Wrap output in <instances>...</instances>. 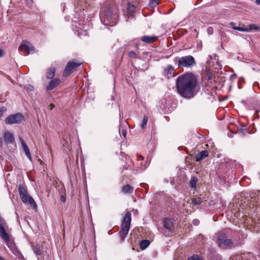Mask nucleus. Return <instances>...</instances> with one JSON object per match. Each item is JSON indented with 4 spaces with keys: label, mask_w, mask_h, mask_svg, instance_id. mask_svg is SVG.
Masks as SVG:
<instances>
[{
    "label": "nucleus",
    "mask_w": 260,
    "mask_h": 260,
    "mask_svg": "<svg viewBox=\"0 0 260 260\" xmlns=\"http://www.w3.org/2000/svg\"><path fill=\"white\" fill-rule=\"evenodd\" d=\"M50 107L51 109H52L53 108L54 105H52V104H51V105H50Z\"/></svg>",
    "instance_id": "nucleus-41"
},
{
    "label": "nucleus",
    "mask_w": 260,
    "mask_h": 260,
    "mask_svg": "<svg viewBox=\"0 0 260 260\" xmlns=\"http://www.w3.org/2000/svg\"><path fill=\"white\" fill-rule=\"evenodd\" d=\"M162 69V74L164 76L168 79L172 78L174 76L175 69L172 65H167L166 67H163Z\"/></svg>",
    "instance_id": "nucleus-9"
},
{
    "label": "nucleus",
    "mask_w": 260,
    "mask_h": 260,
    "mask_svg": "<svg viewBox=\"0 0 260 260\" xmlns=\"http://www.w3.org/2000/svg\"><path fill=\"white\" fill-rule=\"evenodd\" d=\"M23 151L25 153L26 156L28 157V158L30 160H31V154H30V150H29L28 147H23Z\"/></svg>",
    "instance_id": "nucleus-23"
},
{
    "label": "nucleus",
    "mask_w": 260,
    "mask_h": 260,
    "mask_svg": "<svg viewBox=\"0 0 260 260\" xmlns=\"http://www.w3.org/2000/svg\"><path fill=\"white\" fill-rule=\"evenodd\" d=\"M163 226L168 230L169 232H173L174 229V227L172 219L165 218L163 221Z\"/></svg>",
    "instance_id": "nucleus-13"
},
{
    "label": "nucleus",
    "mask_w": 260,
    "mask_h": 260,
    "mask_svg": "<svg viewBox=\"0 0 260 260\" xmlns=\"http://www.w3.org/2000/svg\"><path fill=\"white\" fill-rule=\"evenodd\" d=\"M157 37L150 36H144L141 37V41L145 43L151 44L157 40Z\"/></svg>",
    "instance_id": "nucleus-15"
},
{
    "label": "nucleus",
    "mask_w": 260,
    "mask_h": 260,
    "mask_svg": "<svg viewBox=\"0 0 260 260\" xmlns=\"http://www.w3.org/2000/svg\"><path fill=\"white\" fill-rule=\"evenodd\" d=\"M134 190V187L129 184L124 185L122 188V191L125 193H132Z\"/></svg>",
    "instance_id": "nucleus-19"
},
{
    "label": "nucleus",
    "mask_w": 260,
    "mask_h": 260,
    "mask_svg": "<svg viewBox=\"0 0 260 260\" xmlns=\"http://www.w3.org/2000/svg\"><path fill=\"white\" fill-rule=\"evenodd\" d=\"M61 81L60 79L58 78H53L51 79V80L49 82L48 85L46 86V90H51L55 88L56 87L58 86Z\"/></svg>",
    "instance_id": "nucleus-12"
},
{
    "label": "nucleus",
    "mask_w": 260,
    "mask_h": 260,
    "mask_svg": "<svg viewBox=\"0 0 260 260\" xmlns=\"http://www.w3.org/2000/svg\"><path fill=\"white\" fill-rule=\"evenodd\" d=\"M135 9V8L134 6L128 4L127 7V13L129 15L128 17H129L130 16H132V13L134 12Z\"/></svg>",
    "instance_id": "nucleus-24"
},
{
    "label": "nucleus",
    "mask_w": 260,
    "mask_h": 260,
    "mask_svg": "<svg viewBox=\"0 0 260 260\" xmlns=\"http://www.w3.org/2000/svg\"><path fill=\"white\" fill-rule=\"evenodd\" d=\"M148 121V118L146 116H145L143 118V120L141 124V127L143 129L146 128V124Z\"/></svg>",
    "instance_id": "nucleus-29"
},
{
    "label": "nucleus",
    "mask_w": 260,
    "mask_h": 260,
    "mask_svg": "<svg viewBox=\"0 0 260 260\" xmlns=\"http://www.w3.org/2000/svg\"><path fill=\"white\" fill-rule=\"evenodd\" d=\"M150 244V241L148 240H144L140 243V248L142 250L145 249Z\"/></svg>",
    "instance_id": "nucleus-20"
},
{
    "label": "nucleus",
    "mask_w": 260,
    "mask_h": 260,
    "mask_svg": "<svg viewBox=\"0 0 260 260\" xmlns=\"http://www.w3.org/2000/svg\"><path fill=\"white\" fill-rule=\"evenodd\" d=\"M217 242L219 247L221 248H228L233 244L232 240L228 238L226 234L222 232H219L217 234Z\"/></svg>",
    "instance_id": "nucleus-5"
},
{
    "label": "nucleus",
    "mask_w": 260,
    "mask_h": 260,
    "mask_svg": "<svg viewBox=\"0 0 260 260\" xmlns=\"http://www.w3.org/2000/svg\"><path fill=\"white\" fill-rule=\"evenodd\" d=\"M131 222V214L127 212L123 219L119 232V236L121 240L123 241L128 233Z\"/></svg>",
    "instance_id": "nucleus-4"
},
{
    "label": "nucleus",
    "mask_w": 260,
    "mask_h": 260,
    "mask_svg": "<svg viewBox=\"0 0 260 260\" xmlns=\"http://www.w3.org/2000/svg\"><path fill=\"white\" fill-rule=\"evenodd\" d=\"M121 133H122V135L123 136V137L125 138H126V131L125 129H122V131H121Z\"/></svg>",
    "instance_id": "nucleus-32"
},
{
    "label": "nucleus",
    "mask_w": 260,
    "mask_h": 260,
    "mask_svg": "<svg viewBox=\"0 0 260 260\" xmlns=\"http://www.w3.org/2000/svg\"><path fill=\"white\" fill-rule=\"evenodd\" d=\"M256 28V27L255 26V25L252 24L250 26L249 29H250V30L255 29ZM234 29L235 30H240L241 31H247L249 30V29L247 28H245L240 27H234Z\"/></svg>",
    "instance_id": "nucleus-21"
},
{
    "label": "nucleus",
    "mask_w": 260,
    "mask_h": 260,
    "mask_svg": "<svg viewBox=\"0 0 260 260\" xmlns=\"http://www.w3.org/2000/svg\"><path fill=\"white\" fill-rule=\"evenodd\" d=\"M192 223L194 225H198L199 224L200 221L198 219H194Z\"/></svg>",
    "instance_id": "nucleus-33"
},
{
    "label": "nucleus",
    "mask_w": 260,
    "mask_h": 260,
    "mask_svg": "<svg viewBox=\"0 0 260 260\" xmlns=\"http://www.w3.org/2000/svg\"><path fill=\"white\" fill-rule=\"evenodd\" d=\"M198 86L197 77L192 73L179 76L176 80V87L179 94L185 98L194 96Z\"/></svg>",
    "instance_id": "nucleus-1"
},
{
    "label": "nucleus",
    "mask_w": 260,
    "mask_h": 260,
    "mask_svg": "<svg viewBox=\"0 0 260 260\" xmlns=\"http://www.w3.org/2000/svg\"><path fill=\"white\" fill-rule=\"evenodd\" d=\"M18 192L21 199H24L25 196L28 194L26 187L22 184L19 185Z\"/></svg>",
    "instance_id": "nucleus-17"
},
{
    "label": "nucleus",
    "mask_w": 260,
    "mask_h": 260,
    "mask_svg": "<svg viewBox=\"0 0 260 260\" xmlns=\"http://www.w3.org/2000/svg\"><path fill=\"white\" fill-rule=\"evenodd\" d=\"M0 260H5V259L0 256Z\"/></svg>",
    "instance_id": "nucleus-42"
},
{
    "label": "nucleus",
    "mask_w": 260,
    "mask_h": 260,
    "mask_svg": "<svg viewBox=\"0 0 260 260\" xmlns=\"http://www.w3.org/2000/svg\"><path fill=\"white\" fill-rule=\"evenodd\" d=\"M32 249L34 252L37 256L41 255V251L40 247L38 246H34Z\"/></svg>",
    "instance_id": "nucleus-25"
},
{
    "label": "nucleus",
    "mask_w": 260,
    "mask_h": 260,
    "mask_svg": "<svg viewBox=\"0 0 260 260\" xmlns=\"http://www.w3.org/2000/svg\"><path fill=\"white\" fill-rule=\"evenodd\" d=\"M205 146H206V147H208V146H209V145H208V144H206L205 145Z\"/></svg>",
    "instance_id": "nucleus-43"
},
{
    "label": "nucleus",
    "mask_w": 260,
    "mask_h": 260,
    "mask_svg": "<svg viewBox=\"0 0 260 260\" xmlns=\"http://www.w3.org/2000/svg\"><path fill=\"white\" fill-rule=\"evenodd\" d=\"M203 202L202 199L201 198H196L192 200V203L194 205H199Z\"/></svg>",
    "instance_id": "nucleus-26"
},
{
    "label": "nucleus",
    "mask_w": 260,
    "mask_h": 260,
    "mask_svg": "<svg viewBox=\"0 0 260 260\" xmlns=\"http://www.w3.org/2000/svg\"><path fill=\"white\" fill-rule=\"evenodd\" d=\"M174 62L177 63L178 68H191L196 64L194 58L190 55L182 57H176Z\"/></svg>",
    "instance_id": "nucleus-3"
},
{
    "label": "nucleus",
    "mask_w": 260,
    "mask_h": 260,
    "mask_svg": "<svg viewBox=\"0 0 260 260\" xmlns=\"http://www.w3.org/2000/svg\"><path fill=\"white\" fill-rule=\"evenodd\" d=\"M24 120L23 115L20 113L12 114L6 118L5 123L8 124H17Z\"/></svg>",
    "instance_id": "nucleus-6"
},
{
    "label": "nucleus",
    "mask_w": 260,
    "mask_h": 260,
    "mask_svg": "<svg viewBox=\"0 0 260 260\" xmlns=\"http://www.w3.org/2000/svg\"><path fill=\"white\" fill-rule=\"evenodd\" d=\"M28 89H29L30 90H32L34 88L33 86H32L31 85H28Z\"/></svg>",
    "instance_id": "nucleus-35"
},
{
    "label": "nucleus",
    "mask_w": 260,
    "mask_h": 260,
    "mask_svg": "<svg viewBox=\"0 0 260 260\" xmlns=\"http://www.w3.org/2000/svg\"><path fill=\"white\" fill-rule=\"evenodd\" d=\"M23 203L29 205L34 210H37V205L33 198L29 194L25 196L24 199H21Z\"/></svg>",
    "instance_id": "nucleus-10"
},
{
    "label": "nucleus",
    "mask_w": 260,
    "mask_h": 260,
    "mask_svg": "<svg viewBox=\"0 0 260 260\" xmlns=\"http://www.w3.org/2000/svg\"><path fill=\"white\" fill-rule=\"evenodd\" d=\"M105 19H106L108 20V19H109V16H108V15H107L106 16H105Z\"/></svg>",
    "instance_id": "nucleus-40"
},
{
    "label": "nucleus",
    "mask_w": 260,
    "mask_h": 260,
    "mask_svg": "<svg viewBox=\"0 0 260 260\" xmlns=\"http://www.w3.org/2000/svg\"><path fill=\"white\" fill-rule=\"evenodd\" d=\"M23 203L29 205L34 210H37V205L33 198L29 194L25 196L24 199H21Z\"/></svg>",
    "instance_id": "nucleus-11"
},
{
    "label": "nucleus",
    "mask_w": 260,
    "mask_h": 260,
    "mask_svg": "<svg viewBox=\"0 0 260 260\" xmlns=\"http://www.w3.org/2000/svg\"><path fill=\"white\" fill-rule=\"evenodd\" d=\"M198 181V178L196 177H192L190 181V186L191 188H196V183Z\"/></svg>",
    "instance_id": "nucleus-22"
},
{
    "label": "nucleus",
    "mask_w": 260,
    "mask_h": 260,
    "mask_svg": "<svg viewBox=\"0 0 260 260\" xmlns=\"http://www.w3.org/2000/svg\"><path fill=\"white\" fill-rule=\"evenodd\" d=\"M61 201L62 202H65L66 201V198L63 196H61L60 198Z\"/></svg>",
    "instance_id": "nucleus-34"
},
{
    "label": "nucleus",
    "mask_w": 260,
    "mask_h": 260,
    "mask_svg": "<svg viewBox=\"0 0 260 260\" xmlns=\"http://www.w3.org/2000/svg\"><path fill=\"white\" fill-rule=\"evenodd\" d=\"M255 2L256 4L260 5V0H256Z\"/></svg>",
    "instance_id": "nucleus-37"
},
{
    "label": "nucleus",
    "mask_w": 260,
    "mask_h": 260,
    "mask_svg": "<svg viewBox=\"0 0 260 260\" xmlns=\"http://www.w3.org/2000/svg\"><path fill=\"white\" fill-rule=\"evenodd\" d=\"M160 0H150V6L151 7H155L158 5Z\"/></svg>",
    "instance_id": "nucleus-27"
},
{
    "label": "nucleus",
    "mask_w": 260,
    "mask_h": 260,
    "mask_svg": "<svg viewBox=\"0 0 260 260\" xmlns=\"http://www.w3.org/2000/svg\"><path fill=\"white\" fill-rule=\"evenodd\" d=\"M209 153L207 150H204L195 156V160L197 162L200 161L202 159L208 156Z\"/></svg>",
    "instance_id": "nucleus-16"
},
{
    "label": "nucleus",
    "mask_w": 260,
    "mask_h": 260,
    "mask_svg": "<svg viewBox=\"0 0 260 260\" xmlns=\"http://www.w3.org/2000/svg\"><path fill=\"white\" fill-rule=\"evenodd\" d=\"M19 49L26 55L35 52V48L32 45L27 41H23Z\"/></svg>",
    "instance_id": "nucleus-7"
},
{
    "label": "nucleus",
    "mask_w": 260,
    "mask_h": 260,
    "mask_svg": "<svg viewBox=\"0 0 260 260\" xmlns=\"http://www.w3.org/2000/svg\"><path fill=\"white\" fill-rule=\"evenodd\" d=\"M3 112H4V110H0V116H2V115L3 114Z\"/></svg>",
    "instance_id": "nucleus-36"
},
{
    "label": "nucleus",
    "mask_w": 260,
    "mask_h": 260,
    "mask_svg": "<svg viewBox=\"0 0 260 260\" xmlns=\"http://www.w3.org/2000/svg\"><path fill=\"white\" fill-rule=\"evenodd\" d=\"M19 140L21 142V145L22 146H27L26 143H25V141L21 137L19 136Z\"/></svg>",
    "instance_id": "nucleus-31"
},
{
    "label": "nucleus",
    "mask_w": 260,
    "mask_h": 260,
    "mask_svg": "<svg viewBox=\"0 0 260 260\" xmlns=\"http://www.w3.org/2000/svg\"><path fill=\"white\" fill-rule=\"evenodd\" d=\"M2 144H3V143H2V139L1 137H0V146L1 145H2Z\"/></svg>",
    "instance_id": "nucleus-39"
},
{
    "label": "nucleus",
    "mask_w": 260,
    "mask_h": 260,
    "mask_svg": "<svg viewBox=\"0 0 260 260\" xmlns=\"http://www.w3.org/2000/svg\"><path fill=\"white\" fill-rule=\"evenodd\" d=\"M128 56L129 57L132 58H137V54L133 51H131L128 53Z\"/></svg>",
    "instance_id": "nucleus-30"
},
{
    "label": "nucleus",
    "mask_w": 260,
    "mask_h": 260,
    "mask_svg": "<svg viewBox=\"0 0 260 260\" xmlns=\"http://www.w3.org/2000/svg\"><path fill=\"white\" fill-rule=\"evenodd\" d=\"M81 64V63H78L74 61L68 62L63 71V76L64 77L69 76L73 70L78 68Z\"/></svg>",
    "instance_id": "nucleus-8"
},
{
    "label": "nucleus",
    "mask_w": 260,
    "mask_h": 260,
    "mask_svg": "<svg viewBox=\"0 0 260 260\" xmlns=\"http://www.w3.org/2000/svg\"><path fill=\"white\" fill-rule=\"evenodd\" d=\"M3 138L5 142L8 144H12L15 140L13 134L8 131L4 133Z\"/></svg>",
    "instance_id": "nucleus-14"
},
{
    "label": "nucleus",
    "mask_w": 260,
    "mask_h": 260,
    "mask_svg": "<svg viewBox=\"0 0 260 260\" xmlns=\"http://www.w3.org/2000/svg\"><path fill=\"white\" fill-rule=\"evenodd\" d=\"M56 69L54 67H51L47 70L46 77L48 79H53L55 74Z\"/></svg>",
    "instance_id": "nucleus-18"
},
{
    "label": "nucleus",
    "mask_w": 260,
    "mask_h": 260,
    "mask_svg": "<svg viewBox=\"0 0 260 260\" xmlns=\"http://www.w3.org/2000/svg\"><path fill=\"white\" fill-rule=\"evenodd\" d=\"M188 260H203L202 258L197 254H194L188 258Z\"/></svg>",
    "instance_id": "nucleus-28"
},
{
    "label": "nucleus",
    "mask_w": 260,
    "mask_h": 260,
    "mask_svg": "<svg viewBox=\"0 0 260 260\" xmlns=\"http://www.w3.org/2000/svg\"><path fill=\"white\" fill-rule=\"evenodd\" d=\"M11 228L6 221L0 216V237L11 250L15 248V243L11 238Z\"/></svg>",
    "instance_id": "nucleus-2"
},
{
    "label": "nucleus",
    "mask_w": 260,
    "mask_h": 260,
    "mask_svg": "<svg viewBox=\"0 0 260 260\" xmlns=\"http://www.w3.org/2000/svg\"><path fill=\"white\" fill-rule=\"evenodd\" d=\"M3 55V51L0 49V57L2 56Z\"/></svg>",
    "instance_id": "nucleus-38"
}]
</instances>
